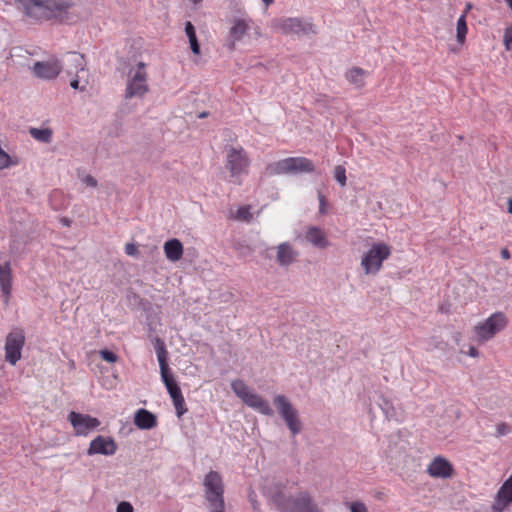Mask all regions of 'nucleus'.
I'll return each instance as SVG.
<instances>
[{
  "label": "nucleus",
  "mask_w": 512,
  "mask_h": 512,
  "mask_svg": "<svg viewBox=\"0 0 512 512\" xmlns=\"http://www.w3.org/2000/svg\"><path fill=\"white\" fill-rule=\"evenodd\" d=\"M18 8L35 20H63L73 3L65 0H17Z\"/></svg>",
  "instance_id": "nucleus-1"
},
{
  "label": "nucleus",
  "mask_w": 512,
  "mask_h": 512,
  "mask_svg": "<svg viewBox=\"0 0 512 512\" xmlns=\"http://www.w3.org/2000/svg\"><path fill=\"white\" fill-rule=\"evenodd\" d=\"M280 512H322L317 502L307 491H301L295 496H285L278 493L273 497Z\"/></svg>",
  "instance_id": "nucleus-2"
},
{
  "label": "nucleus",
  "mask_w": 512,
  "mask_h": 512,
  "mask_svg": "<svg viewBox=\"0 0 512 512\" xmlns=\"http://www.w3.org/2000/svg\"><path fill=\"white\" fill-rule=\"evenodd\" d=\"M225 153V168L229 171L232 181L240 184V177L248 173L250 166L248 154L241 146L235 147L233 145H226Z\"/></svg>",
  "instance_id": "nucleus-3"
},
{
  "label": "nucleus",
  "mask_w": 512,
  "mask_h": 512,
  "mask_svg": "<svg viewBox=\"0 0 512 512\" xmlns=\"http://www.w3.org/2000/svg\"><path fill=\"white\" fill-rule=\"evenodd\" d=\"M314 170V163L305 157H288L271 163L266 167V173L270 176L311 173L314 172Z\"/></svg>",
  "instance_id": "nucleus-4"
},
{
  "label": "nucleus",
  "mask_w": 512,
  "mask_h": 512,
  "mask_svg": "<svg viewBox=\"0 0 512 512\" xmlns=\"http://www.w3.org/2000/svg\"><path fill=\"white\" fill-rule=\"evenodd\" d=\"M231 389L248 407H251L266 416L274 415V411L270 407L268 401L263 399L257 393L251 391L243 380H233L231 382Z\"/></svg>",
  "instance_id": "nucleus-5"
},
{
  "label": "nucleus",
  "mask_w": 512,
  "mask_h": 512,
  "mask_svg": "<svg viewBox=\"0 0 512 512\" xmlns=\"http://www.w3.org/2000/svg\"><path fill=\"white\" fill-rule=\"evenodd\" d=\"M273 403L291 434L293 436L299 434L303 429V425L299 418L298 410L289 399L285 395L279 394L274 397Z\"/></svg>",
  "instance_id": "nucleus-6"
},
{
  "label": "nucleus",
  "mask_w": 512,
  "mask_h": 512,
  "mask_svg": "<svg viewBox=\"0 0 512 512\" xmlns=\"http://www.w3.org/2000/svg\"><path fill=\"white\" fill-rule=\"evenodd\" d=\"M390 254L391 247L386 243L380 242L373 244L371 248L364 253L361 260V266L365 274H377L382 267L383 261L388 259Z\"/></svg>",
  "instance_id": "nucleus-7"
},
{
  "label": "nucleus",
  "mask_w": 512,
  "mask_h": 512,
  "mask_svg": "<svg viewBox=\"0 0 512 512\" xmlns=\"http://www.w3.org/2000/svg\"><path fill=\"white\" fill-rule=\"evenodd\" d=\"M507 325V318L501 312L492 314L484 322L475 326V334L480 342L492 339L497 333L502 331Z\"/></svg>",
  "instance_id": "nucleus-8"
},
{
  "label": "nucleus",
  "mask_w": 512,
  "mask_h": 512,
  "mask_svg": "<svg viewBox=\"0 0 512 512\" xmlns=\"http://www.w3.org/2000/svg\"><path fill=\"white\" fill-rule=\"evenodd\" d=\"M25 345V334L22 329L15 328L5 338V361L14 366L22 357Z\"/></svg>",
  "instance_id": "nucleus-9"
},
{
  "label": "nucleus",
  "mask_w": 512,
  "mask_h": 512,
  "mask_svg": "<svg viewBox=\"0 0 512 512\" xmlns=\"http://www.w3.org/2000/svg\"><path fill=\"white\" fill-rule=\"evenodd\" d=\"M272 27L275 31L284 35L315 34L316 30L312 23L303 22L299 18H281L273 22Z\"/></svg>",
  "instance_id": "nucleus-10"
},
{
  "label": "nucleus",
  "mask_w": 512,
  "mask_h": 512,
  "mask_svg": "<svg viewBox=\"0 0 512 512\" xmlns=\"http://www.w3.org/2000/svg\"><path fill=\"white\" fill-rule=\"evenodd\" d=\"M147 77L145 64L143 62H139L137 70L128 80L125 98L131 99L133 97H143L149 91Z\"/></svg>",
  "instance_id": "nucleus-11"
},
{
  "label": "nucleus",
  "mask_w": 512,
  "mask_h": 512,
  "mask_svg": "<svg viewBox=\"0 0 512 512\" xmlns=\"http://www.w3.org/2000/svg\"><path fill=\"white\" fill-rule=\"evenodd\" d=\"M62 71V64L57 58H50L46 61H37L32 67L33 74L45 80L55 79Z\"/></svg>",
  "instance_id": "nucleus-12"
},
{
  "label": "nucleus",
  "mask_w": 512,
  "mask_h": 512,
  "mask_svg": "<svg viewBox=\"0 0 512 512\" xmlns=\"http://www.w3.org/2000/svg\"><path fill=\"white\" fill-rule=\"evenodd\" d=\"M68 420L77 435H86L89 431L95 430L100 425V421L97 418L74 411L69 413Z\"/></svg>",
  "instance_id": "nucleus-13"
},
{
  "label": "nucleus",
  "mask_w": 512,
  "mask_h": 512,
  "mask_svg": "<svg viewBox=\"0 0 512 512\" xmlns=\"http://www.w3.org/2000/svg\"><path fill=\"white\" fill-rule=\"evenodd\" d=\"M117 451V444L112 437L102 435L96 436L89 445L87 454L89 456L101 454L105 456L114 455Z\"/></svg>",
  "instance_id": "nucleus-14"
},
{
  "label": "nucleus",
  "mask_w": 512,
  "mask_h": 512,
  "mask_svg": "<svg viewBox=\"0 0 512 512\" xmlns=\"http://www.w3.org/2000/svg\"><path fill=\"white\" fill-rule=\"evenodd\" d=\"M154 341H155L154 347L156 350V354H157V358H158V362H159V366H160L161 378H162L163 383L165 384L167 382L174 380V376L168 366V361H167L168 352L166 350L165 343L162 339H160L159 337H156Z\"/></svg>",
  "instance_id": "nucleus-15"
},
{
  "label": "nucleus",
  "mask_w": 512,
  "mask_h": 512,
  "mask_svg": "<svg viewBox=\"0 0 512 512\" xmlns=\"http://www.w3.org/2000/svg\"><path fill=\"white\" fill-rule=\"evenodd\" d=\"M205 497L217 498L224 494V485L221 475L217 471L211 470L204 479Z\"/></svg>",
  "instance_id": "nucleus-16"
},
{
  "label": "nucleus",
  "mask_w": 512,
  "mask_h": 512,
  "mask_svg": "<svg viewBox=\"0 0 512 512\" xmlns=\"http://www.w3.org/2000/svg\"><path fill=\"white\" fill-rule=\"evenodd\" d=\"M510 504H512V474L503 482L499 488L495 496L493 510L502 512Z\"/></svg>",
  "instance_id": "nucleus-17"
},
{
  "label": "nucleus",
  "mask_w": 512,
  "mask_h": 512,
  "mask_svg": "<svg viewBox=\"0 0 512 512\" xmlns=\"http://www.w3.org/2000/svg\"><path fill=\"white\" fill-rule=\"evenodd\" d=\"M427 471L430 476L435 478H449L452 476L454 469L447 459L437 456L429 464Z\"/></svg>",
  "instance_id": "nucleus-18"
},
{
  "label": "nucleus",
  "mask_w": 512,
  "mask_h": 512,
  "mask_svg": "<svg viewBox=\"0 0 512 512\" xmlns=\"http://www.w3.org/2000/svg\"><path fill=\"white\" fill-rule=\"evenodd\" d=\"M252 24L253 21L251 19L236 18L233 20L232 26L230 28V37L232 39V43L230 45L231 50L234 49L235 42L244 38V36L251 29Z\"/></svg>",
  "instance_id": "nucleus-19"
},
{
  "label": "nucleus",
  "mask_w": 512,
  "mask_h": 512,
  "mask_svg": "<svg viewBox=\"0 0 512 512\" xmlns=\"http://www.w3.org/2000/svg\"><path fill=\"white\" fill-rule=\"evenodd\" d=\"M299 253L288 242H283L277 246L276 260L280 266H289L296 261Z\"/></svg>",
  "instance_id": "nucleus-20"
},
{
  "label": "nucleus",
  "mask_w": 512,
  "mask_h": 512,
  "mask_svg": "<svg viewBox=\"0 0 512 512\" xmlns=\"http://www.w3.org/2000/svg\"><path fill=\"white\" fill-rule=\"evenodd\" d=\"M134 424L142 430H150L157 425V417L147 409L140 408L135 412Z\"/></svg>",
  "instance_id": "nucleus-21"
},
{
  "label": "nucleus",
  "mask_w": 512,
  "mask_h": 512,
  "mask_svg": "<svg viewBox=\"0 0 512 512\" xmlns=\"http://www.w3.org/2000/svg\"><path fill=\"white\" fill-rule=\"evenodd\" d=\"M0 287L3 295L6 296V301L11 294L12 288V272L10 262L0 264Z\"/></svg>",
  "instance_id": "nucleus-22"
},
{
  "label": "nucleus",
  "mask_w": 512,
  "mask_h": 512,
  "mask_svg": "<svg viewBox=\"0 0 512 512\" xmlns=\"http://www.w3.org/2000/svg\"><path fill=\"white\" fill-rule=\"evenodd\" d=\"M164 253L166 258L172 262H176L182 258L183 245L180 240L173 238L165 242Z\"/></svg>",
  "instance_id": "nucleus-23"
},
{
  "label": "nucleus",
  "mask_w": 512,
  "mask_h": 512,
  "mask_svg": "<svg viewBox=\"0 0 512 512\" xmlns=\"http://www.w3.org/2000/svg\"><path fill=\"white\" fill-rule=\"evenodd\" d=\"M305 237L307 241L313 244L315 247L323 249L328 246V240L326 239L325 234L318 227H310L307 230Z\"/></svg>",
  "instance_id": "nucleus-24"
},
{
  "label": "nucleus",
  "mask_w": 512,
  "mask_h": 512,
  "mask_svg": "<svg viewBox=\"0 0 512 512\" xmlns=\"http://www.w3.org/2000/svg\"><path fill=\"white\" fill-rule=\"evenodd\" d=\"M367 75V71L360 67H353L349 69L345 77L347 81L353 84L356 88H363L365 86V76Z\"/></svg>",
  "instance_id": "nucleus-25"
},
{
  "label": "nucleus",
  "mask_w": 512,
  "mask_h": 512,
  "mask_svg": "<svg viewBox=\"0 0 512 512\" xmlns=\"http://www.w3.org/2000/svg\"><path fill=\"white\" fill-rule=\"evenodd\" d=\"M7 145L0 139V170L16 166L19 161L17 158L12 157L5 150Z\"/></svg>",
  "instance_id": "nucleus-26"
},
{
  "label": "nucleus",
  "mask_w": 512,
  "mask_h": 512,
  "mask_svg": "<svg viewBox=\"0 0 512 512\" xmlns=\"http://www.w3.org/2000/svg\"><path fill=\"white\" fill-rule=\"evenodd\" d=\"M380 409L384 413L387 420L395 419L396 418V410L392 404V402L386 398L383 395H378V401H377Z\"/></svg>",
  "instance_id": "nucleus-27"
},
{
  "label": "nucleus",
  "mask_w": 512,
  "mask_h": 512,
  "mask_svg": "<svg viewBox=\"0 0 512 512\" xmlns=\"http://www.w3.org/2000/svg\"><path fill=\"white\" fill-rule=\"evenodd\" d=\"M185 33L189 39L190 48L195 55L200 54V45L197 40L196 31L193 24L187 21L185 24Z\"/></svg>",
  "instance_id": "nucleus-28"
},
{
  "label": "nucleus",
  "mask_w": 512,
  "mask_h": 512,
  "mask_svg": "<svg viewBox=\"0 0 512 512\" xmlns=\"http://www.w3.org/2000/svg\"><path fill=\"white\" fill-rule=\"evenodd\" d=\"M468 34V26L465 18V14H461V16L457 20L456 24V39L460 45H463L466 42V36Z\"/></svg>",
  "instance_id": "nucleus-29"
},
{
  "label": "nucleus",
  "mask_w": 512,
  "mask_h": 512,
  "mask_svg": "<svg viewBox=\"0 0 512 512\" xmlns=\"http://www.w3.org/2000/svg\"><path fill=\"white\" fill-rule=\"evenodd\" d=\"M32 137L40 142L49 143L53 130H29Z\"/></svg>",
  "instance_id": "nucleus-30"
},
{
  "label": "nucleus",
  "mask_w": 512,
  "mask_h": 512,
  "mask_svg": "<svg viewBox=\"0 0 512 512\" xmlns=\"http://www.w3.org/2000/svg\"><path fill=\"white\" fill-rule=\"evenodd\" d=\"M211 512H225L224 496L217 498H207Z\"/></svg>",
  "instance_id": "nucleus-31"
},
{
  "label": "nucleus",
  "mask_w": 512,
  "mask_h": 512,
  "mask_svg": "<svg viewBox=\"0 0 512 512\" xmlns=\"http://www.w3.org/2000/svg\"><path fill=\"white\" fill-rule=\"evenodd\" d=\"M235 219L249 222L252 219V214L250 212L249 206H242L237 209L236 214L234 216Z\"/></svg>",
  "instance_id": "nucleus-32"
},
{
  "label": "nucleus",
  "mask_w": 512,
  "mask_h": 512,
  "mask_svg": "<svg viewBox=\"0 0 512 512\" xmlns=\"http://www.w3.org/2000/svg\"><path fill=\"white\" fill-rule=\"evenodd\" d=\"M334 178L342 187L346 185V170L342 165L335 167Z\"/></svg>",
  "instance_id": "nucleus-33"
},
{
  "label": "nucleus",
  "mask_w": 512,
  "mask_h": 512,
  "mask_svg": "<svg viewBox=\"0 0 512 512\" xmlns=\"http://www.w3.org/2000/svg\"><path fill=\"white\" fill-rule=\"evenodd\" d=\"M173 404L175 406L176 414L178 417L183 416L187 412L183 395L176 397L175 400H173Z\"/></svg>",
  "instance_id": "nucleus-34"
},
{
  "label": "nucleus",
  "mask_w": 512,
  "mask_h": 512,
  "mask_svg": "<svg viewBox=\"0 0 512 512\" xmlns=\"http://www.w3.org/2000/svg\"><path fill=\"white\" fill-rule=\"evenodd\" d=\"M101 358L109 363H115L118 360V356L111 350L103 349L99 352Z\"/></svg>",
  "instance_id": "nucleus-35"
},
{
  "label": "nucleus",
  "mask_w": 512,
  "mask_h": 512,
  "mask_svg": "<svg viewBox=\"0 0 512 512\" xmlns=\"http://www.w3.org/2000/svg\"><path fill=\"white\" fill-rule=\"evenodd\" d=\"M71 61L75 64L76 67H80V70H76V73L84 72V57L78 53H72Z\"/></svg>",
  "instance_id": "nucleus-36"
},
{
  "label": "nucleus",
  "mask_w": 512,
  "mask_h": 512,
  "mask_svg": "<svg viewBox=\"0 0 512 512\" xmlns=\"http://www.w3.org/2000/svg\"><path fill=\"white\" fill-rule=\"evenodd\" d=\"M351 512H368L366 505L361 501L348 503Z\"/></svg>",
  "instance_id": "nucleus-37"
},
{
  "label": "nucleus",
  "mask_w": 512,
  "mask_h": 512,
  "mask_svg": "<svg viewBox=\"0 0 512 512\" xmlns=\"http://www.w3.org/2000/svg\"><path fill=\"white\" fill-rule=\"evenodd\" d=\"M510 432V427L506 423H499L496 426V436H505Z\"/></svg>",
  "instance_id": "nucleus-38"
},
{
  "label": "nucleus",
  "mask_w": 512,
  "mask_h": 512,
  "mask_svg": "<svg viewBox=\"0 0 512 512\" xmlns=\"http://www.w3.org/2000/svg\"><path fill=\"white\" fill-rule=\"evenodd\" d=\"M133 506L126 501H122L117 505L116 512H133Z\"/></svg>",
  "instance_id": "nucleus-39"
},
{
  "label": "nucleus",
  "mask_w": 512,
  "mask_h": 512,
  "mask_svg": "<svg viewBox=\"0 0 512 512\" xmlns=\"http://www.w3.org/2000/svg\"><path fill=\"white\" fill-rule=\"evenodd\" d=\"M125 252L129 256H137L138 255V248L134 243H127L125 245Z\"/></svg>",
  "instance_id": "nucleus-40"
},
{
  "label": "nucleus",
  "mask_w": 512,
  "mask_h": 512,
  "mask_svg": "<svg viewBox=\"0 0 512 512\" xmlns=\"http://www.w3.org/2000/svg\"><path fill=\"white\" fill-rule=\"evenodd\" d=\"M82 181L87 185V186H90V187H97L98 185V182L96 180V178H94L92 175H86Z\"/></svg>",
  "instance_id": "nucleus-41"
},
{
  "label": "nucleus",
  "mask_w": 512,
  "mask_h": 512,
  "mask_svg": "<svg viewBox=\"0 0 512 512\" xmlns=\"http://www.w3.org/2000/svg\"><path fill=\"white\" fill-rule=\"evenodd\" d=\"M237 249L240 250L243 255L251 254L252 252V249L243 243H238Z\"/></svg>",
  "instance_id": "nucleus-42"
},
{
  "label": "nucleus",
  "mask_w": 512,
  "mask_h": 512,
  "mask_svg": "<svg viewBox=\"0 0 512 512\" xmlns=\"http://www.w3.org/2000/svg\"><path fill=\"white\" fill-rule=\"evenodd\" d=\"M172 401L175 400L176 397L182 396V392L180 387L174 388L171 391H168Z\"/></svg>",
  "instance_id": "nucleus-43"
},
{
  "label": "nucleus",
  "mask_w": 512,
  "mask_h": 512,
  "mask_svg": "<svg viewBox=\"0 0 512 512\" xmlns=\"http://www.w3.org/2000/svg\"><path fill=\"white\" fill-rule=\"evenodd\" d=\"M164 385H165L167 391H171L172 389L179 387V385L177 384L175 379L170 382L165 383Z\"/></svg>",
  "instance_id": "nucleus-44"
},
{
  "label": "nucleus",
  "mask_w": 512,
  "mask_h": 512,
  "mask_svg": "<svg viewBox=\"0 0 512 512\" xmlns=\"http://www.w3.org/2000/svg\"><path fill=\"white\" fill-rule=\"evenodd\" d=\"M468 355L471 356V357H477L479 355V351L477 350L476 347L471 346L469 348Z\"/></svg>",
  "instance_id": "nucleus-45"
},
{
  "label": "nucleus",
  "mask_w": 512,
  "mask_h": 512,
  "mask_svg": "<svg viewBox=\"0 0 512 512\" xmlns=\"http://www.w3.org/2000/svg\"><path fill=\"white\" fill-rule=\"evenodd\" d=\"M500 254H501V257L506 260L510 259V257H511V254L507 248L502 249Z\"/></svg>",
  "instance_id": "nucleus-46"
},
{
  "label": "nucleus",
  "mask_w": 512,
  "mask_h": 512,
  "mask_svg": "<svg viewBox=\"0 0 512 512\" xmlns=\"http://www.w3.org/2000/svg\"><path fill=\"white\" fill-rule=\"evenodd\" d=\"M319 201H320V213H324V207H325V197L323 195H319Z\"/></svg>",
  "instance_id": "nucleus-47"
},
{
  "label": "nucleus",
  "mask_w": 512,
  "mask_h": 512,
  "mask_svg": "<svg viewBox=\"0 0 512 512\" xmlns=\"http://www.w3.org/2000/svg\"><path fill=\"white\" fill-rule=\"evenodd\" d=\"M461 333L460 332H454L453 333V340L455 341L456 344H459V342L461 341Z\"/></svg>",
  "instance_id": "nucleus-48"
},
{
  "label": "nucleus",
  "mask_w": 512,
  "mask_h": 512,
  "mask_svg": "<svg viewBox=\"0 0 512 512\" xmlns=\"http://www.w3.org/2000/svg\"><path fill=\"white\" fill-rule=\"evenodd\" d=\"M70 86L73 88V89H79V80L76 78V79H73L71 82H70Z\"/></svg>",
  "instance_id": "nucleus-49"
},
{
  "label": "nucleus",
  "mask_w": 512,
  "mask_h": 512,
  "mask_svg": "<svg viewBox=\"0 0 512 512\" xmlns=\"http://www.w3.org/2000/svg\"><path fill=\"white\" fill-rule=\"evenodd\" d=\"M472 9V4L471 3H467L466 4V7H465V10L463 11L462 14H465V18H467V14L468 12Z\"/></svg>",
  "instance_id": "nucleus-50"
},
{
  "label": "nucleus",
  "mask_w": 512,
  "mask_h": 512,
  "mask_svg": "<svg viewBox=\"0 0 512 512\" xmlns=\"http://www.w3.org/2000/svg\"><path fill=\"white\" fill-rule=\"evenodd\" d=\"M61 222L65 226H70V224H71V221L68 218H62Z\"/></svg>",
  "instance_id": "nucleus-51"
},
{
  "label": "nucleus",
  "mask_w": 512,
  "mask_h": 512,
  "mask_svg": "<svg viewBox=\"0 0 512 512\" xmlns=\"http://www.w3.org/2000/svg\"><path fill=\"white\" fill-rule=\"evenodd\" d=\"M508 212L512 213V199L511 198L508 200Z\"/></svg>",
  "instance_id": "nucleus-52"
},
{
  "label": "nucleus",
  "mask_w": 512,
  "mask_h": 512,
  "mask_svg": "<svg viewBox=\"0 0 512 512\" xmlns=\"http://www.w3.org/2000/svg\"><path fill=\"white\" fill-rule=\"evenodd\" d=\"M274 0H262V2L265 4L266 7H268L269 5H271L273 3Z\"/></svg>",
  "instance_id": "nucleus-53"
},
{
  "label": "nucleus",
  "mask_w": 512,
  "mask_h": 512,
  "mask_svg": "<svg viewBox=\"0 0 512 512\" xmlns=\"http://www.w3.org/2000/svg\"><path fill=\"white\" fill-rule=\"evenodd\" d=\"M193 4L197 5L202 2V0H190Z\"/></svg>",
  "instance_id": "nucleus-54"
},
{
  "label": "nucleus",
  "mask_w": 512,
  "mask_h": 512,
  "mask_svg": "<svg viewBox=\"0 0 512 512\" xmlns=\"http://www.w3.org/2000/svg\"><path fill=\"white\" fill-rule=\"evenodd\" d=\"M206 115H207V113H205V112H204V113H201V114L199 115V117H200V118H203V117H205Z\"/></svg>",
  "instance_id": "nucleus-55"
},
{
  "label": "nucleus",
  "mask_w": 512,
  "mask_h": 512,
  "mask_svg": "<svg viewBox=\"0 0 512 512\" xmlns=\"http://www.w3.org/2000/svg\"><path fill=\"white\" fill-rule=\"evenodd\" d=\"M251 502H252V504H253V507H254V508H256V507H255V504H256L255 499H252V498H251Z\"/></svg>",
  "instance_id": "nucleus-56"
},
{
  "label": "nucleus",
  "mask_w": 512,
  "mask_h": 512,
  "mask_svg": "<svg viewBox=\"0 0 512 512\" xmlns=\"http://www.w3.org/2000/svg\"><path fill=\"white\" fill-rule=\"evenodd\" d=\"M256 34H257V35H260L259 27H256Z\"/></svg>",
  "instance_id": "nucleus-57"
}]
</instances>
